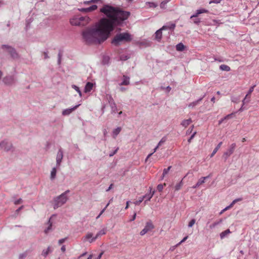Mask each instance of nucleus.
Masks as SVG:
<instances>
[{"label": "nucleus", "instance_id": "nucleus-1", "mask_svg": "<svg viewBox=\"0 0 259 259\" xmlns=\"http://www.w3.org/2000/svg\"><path fill=\"white\" fill-rule=\"evenodd\" d=\"M100 12L103 14L106 18H102L99 23L110 33L115 26L121 24L130 15L129 12L109 4L104 5L100 9Z\"/></svg>", "mask_w": 259, "mask_h": 259}, {"label": "nucleus", "instance_id": "nucleus-2", "mask_svg": "<svg viewBox=\"0 0 259 259\" xmlns=\"http://www.w3.org/2000/svg\"><path fill=\"white\" fill-rule=\"evenodd\" d=\"M82 37L88 44L101 43L108 37L110 33L99 23L95 27L88 28L82 32Z\"/></svg>", "mask_w": 259, "mask_h": 259}, {"label": "nucleus", "instance_id": "nucleus-3", "mask_svg": "<svg viewBox=\"0 0 259 259\" xmlns=\"http://www.w3.org/2000/svg\"><path fill=\"white\" fill-rule=\"evenodd\" d=\"M132 39V36L130 33L127 32L121 33L114 36L112 43L115 46H118L122 42H130Z\"/></svg>", "mask_w": 259, "mask_h": 259}, {"label": "nucleus", "instance_id": "nucleus-4", "mask_svg": "<svg viewBox=\"0 0 259 259\" xmlns=\"http://www.w3.org/2000/svg\"><path fill=\"white\" fill-rule=\"evenodd\" d=\"M90 21L89 17L75 16L70 20V23L72 25L74 26H84L87 24Z\"/></svg>", "mask_w": 259, "mask_h": 259}, {"label": "nucleus", "instance_id": "nucleus-5", "mask_svg": "<svg viewBox=\"0 0 259 259\" xmlns=\"http://www.w3.org/2000/svg\"><path fill=\"white\" fill-rule=\"evenodd\" d=\"M176 27V24L171 23L170 24L162 26V28L157 30L155 33V39L158 41H160L162 38V31L163 30H167L168 29L172 30Z\"/></svg>", "mask_w": 259, "mask_h": 259}, {"label": "nucleus", "instance_id": "nucleus-6", "mask_svg": "<svg viewBox=\"0 0 259 259\" xmlns=\"http://www.w3.org/2000/svg\"><path fill=\"white\" fill-rule=\"evenodd\" d=\"M67 200L66 195H59L56 197L53 202L54 209L62 206L66 202Z\"/></svg>", "mask_w": 259, "mask_h": 259}, {"label": "nucleus", "instance_id": "nucleus-7", "mask_svg": "<svg viewBox=\"0 0 259 259\" xmlns=\"http://www.w3.org/2000/svg\"><path fill=\"white\" fill-rule=\"evenodd\" d=\"M0 148L5 151H13L14 147L13 144L8 140H5L0 142Z\"/></svg>", "mask_w": 259, "mask_h": 259}, {"label": "nucleus", "instance_id": "nucleus-8", "mask_svg": "<svg viewBox=\"0 0 259 259\" xmlns=\"http://www.w3.org/2000/svg\"><path fill=\"white\" fill-rule=\"evenodd\" d=\"M154 228V226L153 224L152 221H149L146 223L144 228L142 230H141V231L140 233V234L141 236H143L145 234H146L148 232L151 231Z\"/></svg>", "mask_w": 259, "mask_h": 259}, {"label": "nucleus", "instance_id": "nucleus-9", "mask_svg": "<svg viewBox=\"0 0 259 259\" xmlns=\"http://www.w3.org/2000/svg\"><path fill=\"white\" fill-rule=\"evenodd\" d=\"M235 147V144L233 143L231 144L230 148L224 153L223 157L225 159V160H226L233 153Z\"/></svg>", "mask_w": 259, "mask_h": 259}, {"label": "nucleus", "instance_id": "nucleus-10", "mask_svg": "<svg viewBox=\"0 0 259 259\" xmlns=\"http://www.w3.org/2000/svg\"><path fill=\"white\" fill-rule=\"evenodd\" d=\"M3 48H6L8 50V52L11 54L12 57L13 58H17L18 57L17 53H16L15 49L13 48L6 45L3 46Z\"/></svg>", "mask_w": 259, "mask_h": 259}, {"label": "nucleus", "instance_id": "nucleus-11", "mask_svg": "<svg viewBox=\"0 0 259 259\" xmlns=\"http://www.w3.org/2000/svg\"><path fill=\"white\" fill-rule=\"evenodd\" d=\"M210 178L209 176L206 177H203L200 178L195 186H193V188H198L200 187L203 184L205 183L206 180H208Z\"/></svg>", "mask_w": 259, "mask_h": 259}, {"label": "nucleus", "instance_id": "nucleus-12", "mask_svg": "<svg viewBox=\"0 0 259 259\" xmlns=\"http://www.w3.org/2000/svg\"><path fill=\"white\" fill-rule=\"evenodd\" d=\"M97 8V5H93L89 8L79 9L78 10L83 13H88L96 10Z\"/></svg>", "mask_w": 259, "mask_h": 259}, {"label": "nucleus", "instance_id": "nucleus-13", "mask_svg": "<svg viewBox=\"0 0 259 259\" xmlns=\"http://www.w3.org/2000/svg\"><path fill=\"white\" fill-rule=\"evenodd\" d=\"M63 157V151L61 149H59L58 152L56 157V163L57 166H59L62 161V159Z\"/></svg>", "mask_w": 259, "mask_h": 259}, {"label": "nucleus", "instance_id": "nucleus-14", "mask_svg": "<svg viewBox=\"0 0 259 259\" xmlns=\"http://www.w3.org/2000/svg\"><path fill=\"white\" fill-rule=\"evenodd\" d=\"M79 105H80V104H78V105H77L75 106L73 108H69V109H66L62 111V115H64V116L69 115L73 111H74L75 109H76L79 106Z\"/></svg>", "mask_w": 259, "mask_h": 259}, {"label": "nucleus", "instance_id": "nucleus-15", "mask_svg": "<svg viewBox=\"0 0 259 259\" xmlns=\"http://www.w3.org/2000/svg\"><path fill=\"white\" fill-rule=\"evenodd\" d=\"M106 233V230L105 229H102L96 235L95 237L93 238L91 240L89 241L90 243L93 242L95 241L99 236L105 234Z\"/></svg>", "mask_w": 259, "mask_h": 259}, {"label": "nucleus", "instance_id": "nucleus-16", "mask_svg": "<svg viewBox=\"0 0 259 259\" xmlns=\"http://www.w3.org/2000/svg\"><path fill=\"white\" fill-rule=\"evenodd\" d=\"M254 86L251 87L248 92V93L247 94V95H246L245 97L244 98V99L242 101V102L243 103V104H245L246 103H248L249 102V99H247V97L249 96V95L250 94H251V93L253 92V90H254Z\"/></svg>", "mask_w": 259, "mask_h": 259}, {"label": "nucleus", "instance_id": "nucleus-17", "mask_svg": "<svg viewBox=\"0 0 259 259\" xmlns=\"http://www.w3.org/2000/svg\"><path fill=\"white\" fill-rule=\"evenodd\" d=\"M241 199H236L234 200L232 203L228 206H226L225 208H224L220 212L221 214L223 213L224 211H226L227 210L230 209L231 207H232L233 205L237 201L241 200Z\"/></svg>", "mask_w": 259, "mask_h": 259}, {"label": "nucleus", "instance_id": "nucleus-18", "mask_svg": "<svg viewBox=\"0 0 259 259\" xmlns=\"http://www.w3.org/2000/svg\"><path fill=\"white\" fill-rule=\"evenodd\" d=\"M203 97H204V96L202 97H201V98H199V99H198L197 100L195 101L190 103L188 105V107H190V108H193L195 106L198 105L199 104V103L201 101V100H202Z\"/></svg>", "mask_w": 259, "mask_h": 259}, {"label": "nucleus", "instance_id": "nucleus-19", "mask_svg": "<svg viewBox=\"0 0 259 259\" xmlns=\"http://www.w3.org/2000/svg\"><path fill=\"white\" fill-rule=\"evenodd\" d=\"M93 87V84L90 82H88L85 85L84 92L85 93L90 92L92 90Z\"/></svg>", "mask_w": 259, "mask_h": 259}, {"label": "nucleus", "instance_id": "nucleus-20", "mask_svg": "<svg viewBox=\"0 0 259 259\" xmlns=\"http://www.w3.org/2000/svg\"><path fill=\"white\" fill-rule=\"evenodd\" d=\"M13 77L12 76H7L5 77L3 80L5 83L8 84H11L12 83H13Z\"/></svg>", "mask_w": 259, "mask_h": 259}, {"label": "nucleus", "instance_id": "nucleus-21", "mask_svg": "<svg viewBox=\"0 0 259 259\" xmlns=\"http://www.w3.org/2000/svg\"><path fill=\"white\" fill-rule=\"evenodd\" d=\"M121 131V127H118L113 131V138L115 139L116 136L120 133Z\"/></svg>", "mask_w": 259, "mask_h": 259}, {"label": "nucleus", "instance_id": "nucleus-22", "mask_svg": "<svg viewBox=\"0 0 259 259\" xmlns=\"http://www.w3.org/2000/svg\"><path fill=\"white\" fill-rule=\"evenodd\" d=\"M230 233H231V231H230L229 229H227V230L222 232L220 235L221 239H224Z\"/></svg>", "mask_w": 259, "mask_h": 259}, {"label": "nucleus", "instance_id": "nucleus-23", "mask_svg": "<svg viewBox=\"0 0 259 259\" xmlns=\"http://www.w3.org/2000/svg\"><path fill=\"white\" fill-rule=\"evenodd\" d=\"M222 145V142H220L218 145L217 146V147L214 149L213 150L212 153L210 155V157H212L214 154L218 152L219 149L220 148L221 145Z\"/></svg>", "mask_w": 259, "mask_h": 259}, {"label": "nucleus", "instance_id": "nucleus-24", "mask_svg": "<svg viewBox=\"0 0 259 259\" xmlns=\"http://www.w3.org/2000/svg\"><path fill=\"white\" fill-rule=\"evenodd\" d=\"M123 81L120 83V85H127L128 84H129L130 83V81H129V79H130V78L128 77H127L126 76H125L124 75L123 76Z\"/></svg>", "mask_w": 259, "mask_h": 259}, {"label": "nucleus", "instance_id": "nucleus-25", "mask_svg": "<svg viewBox=\"0 0 259 259\" xmlns=\"http://www.w3.org/2000/svg\"><path fill=\"white\" fill-rule=\"evenodd\" d=\"M191 122L192 120L191 119V118H189L188 119L183 120L181 123V125L184 127H186L188 125H189Z\"/></svg>", "mask_w": 259, "mask_h": 259}, {"label": "nucleus", "instance_id": "nucleus-26", "mask_svg": "<svg viewBox=\"0 0 259 259\" xmlns=\"http://www.w3.org/2000/svg\"><path fill=\"white\" fill-rule=\"evenodd\" d=\"M220 69L222 71H229L231 70L230 67L229 66L225 64H222L220 65Z\"/></svg>", "mask_w": 259, "mask_h": 259}, {"label": "nucleus", "instance_id": "nucleus-27", "mask_svg": "<svg viewBox=\"0 0 259 259\" xmlns=\"http://www.w3.org/2000/svg\"><path fill=\"white\" fill-rule=\"evenodd\" d=\"M93 234L91 233H88L84 237V239H83V241H85L87 240H91L93 237Z\"/></svg>", "mask_w": 259, "mask_h": 259}, {"label": "nucleus", "instance_id": "nucleus-28", "mask_svg": "<svg viewBox=\"0 0 259 259\" xmlns=\"http://www.w3.org/2000/svg\"><path fill=\"white\" fill-rule=\"evenodd\" d=\"M187 50L188 48L186 46L184 45L182 42H179V52Z\"/></svg>", "mask_w": 259, "mask_h": 259}, {"label": "nucleus", "instance_id": "nucleus-29", "mask_svg": "<svg viewBox=\"0 0 259 259\" xmlns=\"http://www.w3.org/2000/svg\"><path fill=\"white\" fill-rule=\"evenodd\" d=\"M146 195L145 196H143V197H140L138 200H137L136 201H135L134 203L136 204V205H139L140 203H141L144 199H146Z\"/></svg>", "mask_w": 259, "mask_h": 259}, {"label": "nucleus", "instance_id": "nucleus-30", "mask_svg": "<svg viewBox=\"0 0 259 259\" xmlns=\"http://www.w3.org/2000/svg\"><path fill=\"white\" fill-rule=\"evenodd\" d=\"M171 168V166H169L167 168H165L163 169L162 176V179L165 177V176L168 173V172L169 171V170Z\"/></svg>", "mask_w": 259, "mask_h": 259}, {"label": "nucleus", "instance_id": "nucleus-31", "mask_svg": "<svg viewBox=\"0 0 259 259\" xmlns=\"http://www.w3.org/2000/svg\"><path fill=\"white\" fill-rule=\"evenodd\" d=\"M57 170L55 167L53 168L51 173V179H55L56 175Z\"/></svg>", "mask_w": 259, "mask_h": 259}, {"label": "nucleus", "instance_id": "nucleus-32", "mask_svg": "<svg viewBox=\"0 0 259 259\" xmlns=\"http://www.w3.org/2000/svg\"><path fill=\"white\" fill-rule=\"evenodd\" d=\"M198 15H200L202 13H208L209 12L207 10L205 9H200L196 10V11Z\"/></svg>", "mask_w": 259, "mask_h": 259}, {"label": "nucleus", "instance_id": "nucleus-33", "mask_svg": "<svg viewBox=\"0 0 259 259\" xmlns=\"http://www.w3.org/2000/svg\"><path fill=\"white\" fill-rule=\"evenodd\" d=\"M51 251H52V250H51V247H48V248H47V249L46 251L43 250V251L42 252V255H44V256H46L49 254V253Z\"/></svg>", "mask_w": 259, "mask_h": 259}, {"label": "nucleus", "instance_id": "nucleus-34", "mask_svg": "<svg viewBox=\"0 0 259 259\" xmlns=\"http://www.w3.org/2000/svg\"><path fill=\"white\" fill-rule=\"evenodd\" d=\"M146 4L148 5L149 8H156L157 6V5L153 2H147Z\"/></svg>", "mask_w": 259, "mask_h": 259}, {"label": "nucleus", "instance_id": "nucleus-35", "mask_svg": "<svg viewBox=\"0 0 259 259\" xmlns=\"http://www.w3.org/2000/svg\"><path fill=\"white\" fill-rule=\"evenodd\" d=\"M165 184L164 183L163 185L159 184L157 187V189L159 192H161L163 189L164 186H165Z\"/></svg>", "mask_w": 259, "mask_h": 259}, {"label": "nucleus", "instance_id": "nucleus-36", "mask_svg": "<svg viewBox=\"0 0 259 259\" xmlns=\"http://www.w3.org/2000/svg\"><path fill=\"white\" fill-rule=\"evenodd\" d=\"M111 106L112 109V113H116L117 111L116 104L114 103L113 104L111 105Z\"/></svg>", "mask_w": 259, "mask_h": 259}, {"label": "nucleus", "instance_id": "nucleus-37", "mask_svg": "<svg viewBox=\"0 0 259 259\" xmlns=\"http://www.w3.org/2000/svg\"><path fill=\"white\" fill-rule=\"evenodd\" d=\"M72 88L74 89L75 91H76L79 94V96L81 97V91H80L79 88L78 87H77L76 85H72Z\"/></svg>", "mask_w": 259, "mask_h": 259}, {"label": "nucleus", "instance_id": "nucleus-38", "mask_svg": "<svg viewBox=\"0 0 259 259\" xmlns=\"http://www.w3.org/2000/svg\"><path fill=\"white\" fill-rule=\"evenodd\" d=\"M49 226L47 229L45 230V232L46 233H48V232L51 229L52 226V223H51L50 220L49 221Z\"/></svg>", "mask_w": 259, "mask_h": 259}, {"label": "nucleus", "instance_id": "nucleus-39", "mask_svg": "<svg viewBox=\"0 0 259 259\" xmlns=\"http://www.w3.org/2000/svg\"><path fill=\"white\" fill-rule=\"evenodd\" d=\"M109 204V203H107V204L106 205L105 208L102 209V210L100 212V214L97 217V218H96L97 219H99L100 217V216L103 214V213L106 210V208L108 206Z\"/></svg>", "mask_w": 259, "mask_h": 259}, {"label": "nucleus", "instance_id": "nucleus-40", "mask_svg": "<svg viewBox=\"0 0 259 259\" xmlns=\"http://www.w3.org/2000/svg\"><path fill=\"white\" fill-rule=\"evenodd\" d=\"M166 140V139L165 137H163L162 138L161 140L159 141V142L158 143L157 146L158 147H160L161 146V145L164 143Z\"/></svg>", "mask_w": 259, "mask_h": 259}, {"label": "nucleus", "instance_id": "nucleus-41", "mask_svg": "<svg viewBox=\"0 0 259 259\" xmlns=\"http://www.w3.org/2000/svg\"><path fill=\"white\" fill-rule=\"evenodd\" d=\"M195 222H196V221H195V219H192V220L189 222V224H188V227H189V228L192 227V226L195 224Z\"/></svg>", "mask_w": 259, "mask_h": 259}, {"label": "nucleus", "instance_id": "nucleus-42", "mask_svg": "<svg viewBox=\"0 0 259 259\" xmlns=\"http://www.w3.org/2000/svg\"><path fill=\"white\" fill-rule=\"evenodd\" d=\"M193 22L196 24H199L200 22H201V20L199 18H194L193 19H192Z\"/></svg>", "mask_w": 259, "mask_h": 259}, {"label": "nucleus", "instance_id": "nucleus-43", "mask_svg": "<svg viewBox=\"0 0 259 259\" xmlns=\"http://www.w3.org/2000/svg\"><path fill=\"white\" fill-rule=\"evenodd\" d=\"M196 134V132H194L192 135L190 136V137L188 140V142L190 143L191 142V140L194 138V136H195Z\"/></svg>", "mask_w": 259, "mask_h": 259}, {"label": "nucleus", "instance_id": "nucleus-44", "mask_svg": "<svg viewBox=\"0 0 259 259\" xmlns=\"http://www.w3.org/2000/svg\"><path fill=\"white\" fill-rule=\"evenodd\" d=\"M196 134V132H194L192 135L190 136V137L188 140V142L190 143L191 142V140L194 138V136H195Z\"/></svg>", "mask_w": 259, "mask_h": 259}, {"label": "nucleus", "instance_id": "nucleus-45", "mask_svg": "<svg viewBox=\"0 0 259 259\" xmlns=\"http://www.w3.org/2000/svg\"><path fill=\"white\" fill-rule=\"evenodd\" d=\"M221 2V0H211L209 2V4H219Z\"/></svg>", "mask_w": 259, "mask_h": 259}, {"label": "nucleus", "instance_id": "nucleus-46", "mask_svg": "<svg viewBox=\"0 0 259 259\" xmlns=\"http://www.w3.org/2000/svg\"><path fill=\"white\" fill-rule=\"evenodd\" d=\"M232 115H233L232 113L228 114V115H226L225 117H224V119L225 120H227V119H230L232 118Z\"/></svg>", "mask_w": 259, "mask_h": 259}, {"label": "nucleus", "instance_id": "nucleus-47", "mask_svg": "<svg viewBox=\"0 0 259 259\" xmlns=\"http://www.w3.org/2000/svg\"><path fill=\"white\" fill-rule=\"evenodd\" d=\"M27 256V253L26 252L20 254L19 258L20 259L25 257Z\"/></svg>", "mask_w": 259, "mask_h": 259}, {"label": "nucleus", "instance_id": "nucleus-48", "mask_svg": "<svg viewBox=\"0 0 259 259\" xmlns=\"http://www.w3.org/2000/svg\"><path fill=\"white\" fill-rule=\"evenodd\" d=\"M239 99L235 98V97H232L231 98V100L233 102L237 103L239 101Z\"/></svg>", "mask_w": 259, "mask_h": 259}, {"label": "nucleus", "instance_id": "nucleus-49", "mask_svg": "<svg viewBox=\"0 0 259 259\" xmlns=\"http://www.w3.org/2000/svg\"><path fill=\"white\" fill-rule=\"evenodd\" d=\"M128 58V57L127 56H123V55H122L120 56V59L121 60H126Z\"/></svg>", "mask_w": 259, "mask_h": 259}, {"label": "nucleus", "instance_id": "nucleus-50", "mask_svg": "<svg viewBox=\"0 0 259 259\" xmlns=\"http://www.w3.org/2000/svg\"><path fill=\"white\" fill-rule=\"evenodd\" d=\"M198 14L196 12L194 14H193L191 17L190 19H193L194 18H196L198 16Z\"/></svg>", "mask_w": 259, "mask_h": 259}, {"label": "nucleus", "instance_id": "nucleus-51", "mask_svg": "<svg viewBox=\"0 0 259 259\" xmlns=\"http://www.w3.org/2000/svg\"><path fill=\"white\" fill-rule=\"evenodd\" d=\"M66 238L60 239L58 241L59 244H61L62 243H64L65 242V241L66 240Z\"/></svg>", "mask_w": 259, "mask_h": 259}, {"label": "nucleus", "instance_id": "nucleus-52", "mask_svg": "<svg viewBox=\"0 0 259 259\" xmlns=\"http://www.w3.org/2000/svg\"><path fill=\"white\" fill-rule=\"evenodd\" d=\"M21 202H22V199H19L18 200H17L15 201V204H20Z\"/></svg>", "mask_w": 259, "mask_h": 259}, {"label": "nucleus", "instance_id": "nucleus-53", "mask_svg": "<svg viewBox=\"0 0 259 259\" xmlns=\"http://www.w3.org/2000/svg\"><path fill=\"white\" fill-rule=\"evenodd\" d=\"M103 254V252H101L99 254V255L97 257L95 258L94 259H101Z\"/></svg>", "mask_w": 259, "mask_h": 259}, {"label": "nucleus", "instance_id": "nucleus-54", "mask_svg": "<svg viewBox=\"0 0 259 259\" xmlns=\"http://www.w3.org/2000/svg\"><path fill=\"white\" fill-rule=\"evenodd\" d=\"M187 238H188V236L184 237L180 242H179V245L181 244V243H183L184 242H185V240L187 239Z\"/></svg>", "mask_w": 259, "mask_h": 259}, {"label": "nucleus", "instance_id": "nucleus-55", "mask_svg": "<svg viewBox=\"0 0 259 259\" xmlns=\"http://www.w3.org/2000/svg\"><path fill=\"white\" fill-rule=\"evenodd\" d=\"M136 213H134L132 218L130 220V221H133L136 219Z\"/></svg>", "mask_w": 259, "mask_h": 259}, {"label": "nucleus", "instance_id": "nucleus-56", "mask_svg": "<svg viewBox=\"0 0 259 259\" xmlns=\"http://www.w3.org/2000/svg\"><path fill=\"white\" fill-rule=\"evenodd\" d=\"M193 126H192L191 127V130L189 129V130L187 131V132H186V134H187V135L189 134H190V133L192 132V128H193Z\"/></svg>", "mask_w": 259, "mask_h": 259}, {"label": "nucleus", "instance_id": "nucleus-57", "mask_svg": "<svg viewBox=\"0 0 259 259\" xmlns=\"http://www.w3.org/2000/svg\"><path fill=\"white\" fill-rule=\"evenodd\" d=\"M118 150V148H117V149H116L114 151V152H113V153L110 154V156H113V155H114V154H115L117 152Z\"/></svg>", "mask_w": 259, "mask_h": 259}, {"label": "nucleus", "instance_id": "nucleus-58", "mask_svg": "<svg viewBox=\"0 0 259 259\" xmlns=\"http://www.w3.org/2000/svg\"><path fill=\"white\" fill-rule=\"evenodd\" d=\"M221 222H222V221L220 220V221L215 222L213 223L214 224V225L216 226L219 225Z\"/></svg>", "mask_w": 259, "mask_h": 259}, {"label": "nucleus", "instance_id": "nucleus-59", "mask_svg": "<svg viewBox=\"0 0 259 259\" xmlns=\"http://www.w3.org/2000/svg\"><path fill=\"white\" fill-rule=\"evenodd\" d=\"M61 250L62 252H65L66 250L65 246L64 245H63L61 248Z\"/></svg>", "mask_w": 259, "mask_h": 259}, {"label": "nucleus", "instance_id": "nucleus-60", "mask_svg": "<svg viewBox=\"0 0 259 259\" xmlns=\"http://www.w3.org/2000/svg\"><path fill=\"white\" fill-rule=\"evenodd\" d=\"M91 2V1H84L83 2V4L85 5H89V4H92V2Z\"/></svg>", "mask_w": 259, "mask_h": 259}, {"label": "nucleus", "instance_id": "nucleus-61", "mask_svg": "<svg viewBox=\"0 0 259 259\" xmlns=\"http://www.w3.org/2000/svg\"><path fill=\"white\" fill-rule=\"evenodd\" d=\"M244 104H243V103L242 102V105L241 107L239 109V111L241 112L244 110Z\"/></svg>", "mask_w": 259, "mask_h": 259}, {"label": "nucleus", "instance_id": "nucleus-62", "mask_svg": "<svg viewBox=\"0 0 259 259\" xmlns=\"http://www.w3.org/2000/svg\"><path fill=\"white\" fill-rule=\"evenodd\" d=\"M165 90H166V92L168 93L170 91L171 88L169 86H168L166 87V88H165Z\"/></svg>", "mask_w": 259, "mask_h": 259}, {"label": "nucleus", "instance_id": "nucleus-63", "mask_svg": "<svg viewBox=\"0 0 259 259\" xmlns=\"http://www.w3.org/2000/svg\"><path fill=\"white\" fill-rule=\"evenodd\" d=\"M153 154V153H151L149 154L147 156V158H146V161H147V160H148V159H149V158H150V157L152 155V154Z\"/></svg>", "mask_w": 259, "mask_h": 259}, {"label": "nucleus", "instance_id": "nucleus-64", "mask_svg": "<svg viewBox=\"0 0 259 259\" xmlns=\"http://www.w3.org/2000/svg\"><path fill=\"white\" fill-rule=\"evenodd\" d=\"M224 120H225L224 119V118H222L221 120H219V124H221L222 123L224 122Z\"/></svg>", "mask_w": 259, "mask_h": 259}]
</instances>
